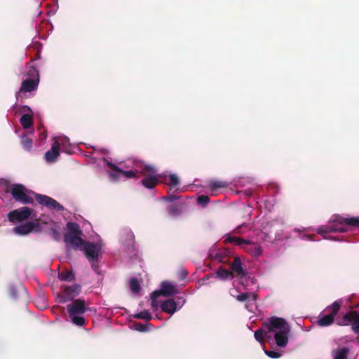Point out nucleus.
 <instances>
[{
	"instance_id": "20",
	"label": "nucleus",
	"mask_w": 359,
	"mask_h": 359,
	"mask_svg": "<svg viewBox=\"0 0 359 359\" xmlns=\"http://www.w3.org/2000/svg\"><path fill=\"white\" fill-rule=\"evenodd\" d=\"M231 273H235L238 277L243 278L246 276L245 271L243 269L241 261L236 257L231 265Z\"/></svg>"
},
{
	"instance_id": "27",
	"label": "nucleus",
	"mask_w": 359,
	"mask_h": 359,
	"mask_svg": "<svg viewBox=\"0 0 359 359\" xmlns=\"http://www.w3.org/2000/svg\"><path fill=\"white\" fill-rule=\"evenodd\" d=\"M267 329L265 328L264 325H263L262 328H260L255 332V339L262 343L264 338H266L267 339Z\"/></svg>"
},
{
	"instance_id": "19",
	"label": "nucleus",
	"mask_w": 359,
	"mask_h": 359,
	"mask_svg": "<svg viewBox=\"0 0 359 359\" xmlns=\"http://www.w3.org/2000/svg\"><path fill=\"white\" fill-rule=\"evenodd\" d=\"M35 224H36L34 222H28L25 224H22L15 226L13 229V232L15 234L20 236L27 235L33 231Z\"/></svg>"
},
{
	"instance_id": "22",
	"label": "nucleus",
	"mask_w": 359,
	"mask_h": 359,
	"mask_svg": "<svg viewBox=\"0 0 359 359\" xmlns=\"http://www.w3.org/2000/svg\"><path fill=\"white\" fill-rule=\"evenodd\" d=\"M349 349L347 347H339L332 351V357L334 359H347Z\"/></svg>"
},
{
	"instance_id": "8",
	"label": "nucleus",
	"mask_w": 359,
	"mask_h": 359,
	"mask_svg": "<svg viewBox=\"0 0 359 359\" xmlns=\"http://www.w3.org/2000/svg\"><path fill=\"white\" fill-rule=\"evenodd\" d=\"M341 304L342 300L339 299L335 301L331 306H327L326 311L329 312V313L326 315H319L317 321L318 324L322 327L330 325L334 322V317L340 309Z\"/></svg>"
},
{
	"instance_id": "11",
	"label": "nucleus",
	"mask_w": 359,
	"mask_h": 359,
	"mask_svg": "<svg viewBox=\"0 0 359 359\" xmlns=\"http://www.w3.org/2000/svg\"><path fill=\"white\" fill-rule=\"evenodd\" d=\"M80 292L81 286L78 284L65 287L62 293L58 294L57 297V302L59 303H65L71 301L78 296Z\"/></svg>"
},
{
	"instance_id": "26",
	"label": "nucleus",
	"mask_w": 359,
	"mask_h": 359,
	"mask_svg": "<svg viewBox=\"0 0 359 359\" xmlns=\"http://www.w3.org/2000/svg\"><path fill=\"white\" fill-rule=\"evenodd\" d=\"M27 69L26 75L32 77L33 79H31L32 80H38V82H39V75L36 68L28 64L27 65Z\"/></svg>"
},
{
	"instance_id": "43",
	"label": "nucleus",
	"mask_w": 359,
	"mask_h": 359,
	"mask_svg": "<svg viewBox=\"0 0 359 359\" xmlns=\"http://www.w3.org/2000/svg\"><path fill=\"white\" fill-rule=\"evenodd\" d=\"M245 306H246V308H247L248 309H249L250 311H251V309H249V308H250V306L249 305V304H246Z\"/></svg>"
},
{
	"instance_id": "37",
	"label": "nucleus",
	"mask_w": 359,
	"mask_h": 359,
	"mask_svg": "<svg viewBox=\"0 0 359 359\" xmlns=\"http://www.w3.org/2000/svg\"><path fill=\"white\" fill-rule=\"evenodd\" d=\"M179 198H180V196L168 194V196L163 197L161 199L168 202H172Z\"/></svg>"
},
{
	"instance_id": "7",
	"label": "nucleus",
	"mask_w": 359,
	"mask_h": 359,
	"mask_svg": "<svg viewBox=\"0 0 359 359\" xmlns=\"http://www.w3.org/2000/svg\"><path fill=\"white\" fill-rule=\"evenodd\" d=\"M225 241L241 247L255 257L259 256L262 252V248L251 239H243L236 236H227L225 238Z\"/></svg>"
},
{
	"instance_id": "6",
	"label": "nucleus",
	"mask_w": 359,
	"mask_h": 359,
	"mask_svg": "<svg viewBox=\"0 0 359 359\" xmlns=\"http://www.w3.org/2000/svg\"><path fill=\"white\" fill-rule=\"evenodd\" d=\"M178 293L177 285L169 281H163L161 285L160 290L154 291L151 294V307L156 311L159 306V302L157 299L161 296L169 297Z\"/></svg>"
},
{
	"instance_id": "25",
	"label": "nucleus",
	"mask_w": 359,
	"mask_h": 359,
	"mask_svg": "<svg viewBox=\"0 0 359 359\" xmlns=\"http://www.w3.org/2000/svg\"><path fill=\"white\" fill-rule=\"evenodd\" d=\"M311 229V227H308V228L302 227L301 229H294L293 231H294V233H299V238H301L302 240H308V241H313V240L311 238V236L310 235L306 234V233H304L302 235V233H309Z\"/></svg>"
},
{
	"instance_id": "35",
	"label": "nucleus",
	"mask_w": 359,
	"mask_h": 359,
	"mask_svg": "<svg viewBox=\"0 0 359 359\" xmlns=\"http://www.w3.org/2000/svg\"><path fill=\"white\" fill-rule=\"evenodd\" d=\"M198 203L201 205L203 207H205L210 201L208 196L201 195L199 196L197 198Z\"/></svg>"
},
{
	"instance_id": "23",
	"label": "nucleus",
	"mask_w": 359,
	"mask_h": 359,
	"mask_svg": "<svg viewBox=\"0 0 359 359\" xmlns=\"http://www.w3.org/2000/svg\"><path fill=\"white\" fill-rule=\"evenodd\" d=\"M216 276L222 280L231 279L233 277L231 271H229L228 270L223 269L222 267L217 269V271H216Z\"/></svg>"
},
{
	"instance_id": "32",
	"label": "nucleus",
	"mask_w": 359,
	"mask_h": 359,
	"mask_svg": "<svg viewBox=\"0 0 359 359\" xmlns=\"http://www.w3.org/2000/svg\"><path fill=\"white\" fill-rule=\"evenodd\" d=\"M134 318H137V319H142V320H145L147 321H149V320H150L152 318V316H151V313L148 311L144 310V311H140V312H139L137 313H135L134 315Z\"/></svg>"
},
{
	"instance_id": "34",
	"label": "nucleus",
	"mask_w": 359,
	"mask_h": 359,
	"mask_svg": "<svg viewBox=\"0 0 359 359\" xmlns=\"http://www.w3.org/2000/svg\"><path fill=\"white\" fill-rule=\"evenodd\" d=\"M265 354L271 358H278L282 355L281 352H278L276 351H264Z\"/></svg>"
},
{
	"instance_id": "5",
	"label": "nucleus",
	"mask_w": 359,
	"mask_h": 359,
	"mask_svg": "<svg viewBox=\"0 0 359 359\" xmlns=\"http://www.w3.org/2000/svg\"><path fill=\"white\" fill-rule=\"evenodd\" d=\"M67 310L69 317L73 324L78 326H83L86 320L83 314L87 310L86 303L82 299H76L67 304Z\"/></svg>"
},
{
	"instance_id": "14",
	"label": "nucleus",
	"mask_w": 359,
	"mask_h": 359,
	"mask_svg": "<svg viewBox=\"0 0 359 359\" xmlns=\"http://www.w3.org/2000/svg\"><path fill=\"white\" fill-rule=\"evenodd\" d=\"M11 194L16 201H20L23 204L32 203V198L26 194L25 189L22 185H13L11 188Z\"/></svg>"
},
{
	"instance_id": "15",
	"label": "nucleus",
	"mask_w": 359,
	"mask_h": 359,
	"mask_svg": "<svg viewBox=\"0 0 359 359\" xmlns=\"http://www.w3.org/2000/svg\"><path fill=\"white\" fill-rule=\"evenodd\" d=\"M20 113L22 114V116L20 118L22 126L25 129L32 128L33 126V112L32 109L27 105L21 106Z\"/></svg>"
},
{
	"instance_id": "16",
	"label": "nucleus",
	"mask_w": 359,
	"mask_h": 359,
	"mask_svg": "<svg viewBox=\"0 0 359 359\" xmlns=\"http://www.w3.org/2000/svg\"><path fill=\"white\" fill-rule=\"evenodd\" d=\"M35 198L39 203L51 210L60 211L64 209V208L59 203L48 196L36 194Z\"/></svg>"
},
{
	"instance_id": "13",
	"label": "nucleus",
	"mask_w": 359,
	"mask_h": 359,
	"mask_svg": "<svg viewBox=\"0 0 359 359\" xmlns=\"http://www.w3.org/2000/svg\"><path fill=\"white\" fill-rule=\"evenodd\" d=\"M38 85V80H32L31 79L24 80L21 83L20 90L15 93L17 100L22 99L23 95H26L27 93L36 90Z\"/></svg>"
},
{
	"instance_id": "28",
	"label": "nucleus",
	"mask_w": 359,
	"mask_h": 359,
	"mask_svg": "<svg viewBox=\"0 0 359 359\" xmlns=\"http://www.w3.org/2000/svg\"><path fill=\"white\" fill-rule=\"evenodd\" d=\"M169 215L172 217L180 216L182 213V206L179 205H170L167 208Z\"/></svg>"
},
{
	"instance_id": "31",
	"label": "nucleus",
	"mask_w": 359,
	"mask_h": 359,
	"mask_svg": "<svg viewBox=\"0 0 359 359\" xmlns=\"http://www.w3.org/2000/svg\"><path fill=\"white\" fill-rule=\"evenodd\" d=\"M21 144L23 148L27 151H30L32 147V140L28 138L27 135L21 136Z\"/></svg>"
},
{
	"instance_id": "38",
	"label": "nucleus",
	"mask_w": 359,
	"mask_h": 359,
	"mask_svg": "<svg viewBox=\"0 0 359 359\" xmlns=\"http://www.w3.org/2000/svg\"><path fill=\"white\" fill-rule=\"evenodd\" d=\"M249 297L248 293H241L236 297V299L239 302H244L247 300Z\"/></svg>"
},
{
	"instance_id": "21",
	"label": "nucleus",
	"mask_w": 359,
	"mask_h": 359,
	"mask_svg": "<svg viewBox=\"0 0 359 359\" xmlns=\"http://www.w3.org/2000/svg\"><path fill=\"white\" fill-rule=\"evenodd\" d=\"M123 237L126 238V240L127 241V245L128 248V250H130L132 252H135V246H134V239L135 236L133 233L130 229H125L123 232L122 233L121 238L123 239Z\"/></svg>"
},
{
	"instance_id": "39",
	"label": "nucleus",
	"mask_w": 359,
	"mask_h": 359,
	"mask_svg": "<svg viewBox=\"0 0 359 359\" xmlns=\"http://www.w3.org/2000/svg\"><path fill=\"white\" fill-rule=\"evenodd\" d=\"M10 292H11V295L12 297H13V298L16 297V292H15V289L14 287L12 286L11 287Z\"/></svg>"
},
{
	"instance_id": "9",
	"label": "nucleus",
	"mask_w": 359,
	"mask_h": 359,
	"mask_svg": "<svg viewBox=\"0 0 359 359\" xmlns=\"http://www.w3.org/2000/svg\"><path fill=\"white\" fill-rule=\"evenodd\" d=\"M339 325H348L351 324L353 331L359 334V312L357 311L346 313L341 319L337 320Z\"/></svg>"
},
{
	"instance_id": "41",
	"label": "nucleus",
	"mask_w": 359,
	"mask_h": 359,
	"mask_svg": "<svg viewBox=\"0 0 359 359\" xmlns=\"http://www.w3.org/2000/svg\"><path fill=\"white\" fill-rule=\"evenodd\" d=\"M187 276V271H183L182 272V278H184Z\"/></svg>"
},
{
	"instance_id": "1",
	"label": "nucleus",
	"mask_w": 359,
	"mask_h": 359,
	"mask_svg": "<svg viewBox=\"0 0 359 359\" xmlns=\"http://www.w3.org/2000/svg\"><path fill=\"white\" fill-rule=\"evenodd\" d=\"M104 161L109 168V175L113 181H118L122 177L133 178L140 173L144 177L142 180L143 186L148 189H152L158 182V178L161 177V175L157 174L155 168L140 161H133L131 162V165L128 164L123 166L125 168H130L129 170L119 168L107 158H104Z\"/></svg>"
},
{
	"instance_id": "4",
	"label": "nucleus",
	"mask_w": 359,
	"mask_h": 359,
	"mask_svg": "<svg viewBox=\"0 0 359 359\" xmlns=\"http://www.w3.org/2000/svg\"><path fill=\"white\" fill-rule=\"evenodd\" d=\"M352 226H359V216L344 217L340 215H333L327 226H321L316 229V231L325 239L332 241H341L334 237H327L326 234L330 232H346L351 229Z\"/></svg>"
},
{
	"instance_id": "2",
	"label": "nucleus",
	"mask_w": 359,
	"mask_h": 359,
	"mask_svg": "<svg viewBox=\"0 0 359 359\" xmlns=\"http://www.w3.org/2000/svg\"><path fill=\"white\" fill-rule=\"evenodd\" d=\"M83 234V231L78 224L69 222L67 223V232L65 234L64 241L67 247L83 251L86 258L90 262L92 269L98 273L97 262L102 255V243L100 240L97 242H86L81 238Z\"/></svg>"
},
{
	"instance_id": "42",
	"label": "nucleus",
	"mask_w": 359,
	"mask_h": 359,
	"mask_svg": "<svg viewBox=\"0 0 359 359\" xmlns=\"http://www.w3.org/2000/svg\"><path fill=\"white\" fill-rule=\"evenodd\" d=\"M245 306H246V308H247L248 309H249L250 311H251V309H249V308H250V306L249 305V304H246Z\"/></svg>"
},
{
	"instance_id": "12",
	"label": "nucleus",
	"mask_w": 359,
	"mask_h": 359,
	"mask_svg": "<svg viewBox=\"0 0 359 359\" xmlns=\"http://www.w3.org/2000/svg\"><path fill=\"white\" fill-rule=\"evenodd\" d=\"M32 210L28 207L11 211L8 214V218L10 222H17L27 219L32 215Z\"/></svg>"
},
{
	"instance_id": "17",
	"label": "nucleus",
	"mask_w": 359,
	"mask_h": 359,
	"mask_svg": "<svg viewBox=\"0 0 359 359\" xmlns=\"http://www.w3.org/2000/svg\"><path fill=\"white\" fill-rule=\"evenodd\" d=\"M53 142L58 143V148L63 152L71 154L72 152L69 139L65 136L55 137Z\"/></svg>"
},
{
	"instance_id": "40",
	"label": "nucleus",
	"mask_w": 359,
	"mask_h": 359,
	"mask_svg": "<svg viewBox=\"0 0 359 359\" xmlns=\"http://www.w3.org/2000/svg\"><path fill=\"white\" fill-rule=\"evenodd\" d=\"M42 140H45L47 137V133L46 131H43L40 134Z\"/></svg>"
},
{
	"instance_id": "24",
	"label": "nucleus",
	"mask_w": 359,
	"mask_h": 359,
	"mask_svg": "<svg viewBox=\"0 0 359 359\" xmlns=\"http://www.w3.org/2000/svg\"><path fill=\"white\" fill-rule=\"evenodd\" d=\"M228 185L229 183L225 181L212 180L210 182L208 187L212 191H214L219 188L226 187Z\"/></svg>"
},
{
	"instance_id": "3",
	"label": "nucleus",
	"mask_w": 359,
	"mask_h": 359,
	"mask_svg": "<svg viewBox=\"0 0 359 359\" xmlns=\"http://www.w3.org/2000/svg\"><path fill=\"white\" fill-rule=\"evenodd\" d=\"M267 329V339L274 340L278 347H285L288 343L290 327L287 321L281 318L271 317L264 323Z\"/></svg>"
},
{
	"instance_id": "18",
	"label": "nucleus",
	"mask_w": 359,
	"mask_h": 359,
	"mask_svg": "<svg viewBox=\"0 0 359 359\" xmlns=\"http://www.w3.org/2000/svg\"><path fill=\"white\" fill-rule=\"evenodd\" d=\"M60 149L58 148V143L53 142L51 149L45 153L44 158L48 163L55 162L60 155Z\"/></svg>"
},
{
	"instance_id": "36",
	"label": "nucleus",
	"mask_w": 359,
	"mask_h": 359,
	"mask_svg": "<svg viewBox=\"0 0 359 359\" xmlns=\"http://www.w3.org/2000/svg\"><path fill=\"white\" fill-rule=\"evenodd\" d=\"M170 184L172 187H176L179 184V178L175 174H171L169 176Z\"/></svg>"
},
{
	"instance_id": "10",
	"label": "nucleus",
	"mask_w": 359,
	"mask_h": 359,
	"mask_svg": "<svg viewBox=\"0 0 359 359\" xmlns=\"http://www.w3.org/2000/svg\"><path fill=\"white\" fill-rule=\"evenodd\" d=\"M186 300L184 297H180L177 298V301L175 302L172 299H167L164 302H161L159 306L163 312L169 313L170 316L173 315L177 310H180L185 304Z\"/></svg>"
},
{
	"instance_id": "30",
	"label": "nucleus",
	"mask_w": 359,
	"mask_h": 359,
	"mask_svg": "<svg viewBox=\"0 0 359 359\" xmlns=\"http://www.w3.org/2000/svg\"><path fill=\"white\" fill-rule=\"evenodd\" d=\"M129 287H130V290L134 293V294H137L139 293L140 290V283L139 281L137 280V278H133L130 280L129 281Z\"/></svg>"
},
{
	"instance_id": "29",
	"label": "nucleus",
	"mask_w": 359,
	"mask_h": 359,
	"mask_svg": "<svg viewBox=\"0 0 359 359\" xmlns=\"http://www.w3.org/2000/svg\"><path fill=\"white\" fill-rule=\"evenodd\" d=\"M58 278L62 281H72L74 279V274L69 271H62L58 273Z\"/></svg>"
},
{
	"instance_id": "33",
	"label": "nucleus",
	"mask_w": 359,
	"mask_h": 359,
	"mask_svg": "<svg viewBox=\"0 0 359 359\" xmlns=\"http://www.w3.org/2000/svg\"><path fill=\"white\" fill-rule=\"evenodd\" d=\"M151 326L150 323L143 324L141 323H137L133 325V329L139 332H147L149 330Z\"/></svg>"
}]
</instances>
